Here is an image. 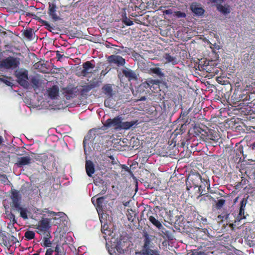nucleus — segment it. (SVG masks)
Returning a JSON list of instances; mask_svg holds the SVG:
<instances>
[{
  "label": "nucleus",
  "mask_w": 255,
  "mask_h": 255,
  "mask_svg": "<svg viewBox=\"0 0 255 255\" xmlns=\"http://www.w3.org/2000/svg\"><path fill=\"white\" fill-rule=\"evenodd\" d=\"M3 142V138L2 136H0V145Z\"/></svg>",
  "instance_id": "nucleus-46"
},
{
  "label": "nucleus",
  "mask_w": 255,
  "mask_h": 255,
  "mask_svg": "<svg viewBox=\"0 0 255 255\" xmlns=\"http://www.w3.org/2000/svg\"><path fill=\"white\" fill-rule=\"evenodd\" d=\"M247 204V200L243 199L241 202V206L240 208V212L239 214V218L240 217V219H245V209Z\"/></svg>",
  "instance_id": "nucleus-22"
},
{
  "label": "nucleus",
  "mask_w": 255,
  "mask_h": 255,
  "mask_svg": "<svg viewBox=\"0 0 255 255\" xmlns=\"http://www.w3.org/2000/svg\"><path fill=\"white\" fill-rule=\"evenodd\" d=\"M148 220L153 224V225L155 226L158 229H160L163 227L161 223L157 219H156L154 217L152 216H149L148 217Z\"/></svg>",
  "instance_id": "nucleus-23"
},
{
  "label": "nucleus",
  "mask_w": 255,
  "mask_h": 255,
  "mask_svg": "<svg viewBox=\"0 0 255 255\" xmlns=\"http://www.w3.org/2000/svg\"><path fill=\"white\" fill-rule=\"evenodd\" d=\"M31 158L29 156H22L18 158L16 163L18 167H22L24 165H28L31 162Z\"/></svg>",
  "instance_id": "nucleus-16"
},
{
  "label": "nucleus",
  "mask_w": 255,
  "mask_h": 255,
  "mask_svg": "<svg viewBox=\"0 0 255 255\" xmlns=\"http://www.w3.org/2000/svg\"><path fill=\"white\" fill-rule=\"evenodd\" d=\"M103 92L109 98L113 96V89L110 84H107L103 88Z\"/></svg>",
  "instance_id": "nucleus-24"
},
{
  "label": "nucleus",
  "mask_w": 255,
  "mask_h": 255,
  "mask_svg": "<svg viewBox=\"0 0 255 255\" xmlns=\"http://www.w3.org/2000/svg\"><path fill=\"white\" fill-rule=\"evenodd\" d=\"M123 74L128 79L129 81L136 80L137 79L136 74L131 70L126 68L123 70Z\"/></svg>",
  "instance_id": "nucleus-17"
},
{
  "label": "nucleus",
  "mask_w": 255,
  "mask_h": 255,
  "mask_svg": "<svg viewBox=\"0 0 255 255\" xmlns=\"http://www.w3.org/2000/svg\"><path fill=\"white\" fill-rule=\"evenodd\" d=\"M80 249H82V247H80L78 249V250L79 251L80 250Z\"/></svg>",
  "instance_id": "nucleus-53"
},
{
  "label": "nucleus",
  "mask_w": 255,
  "mask_h": 255,
  "mask_svg": "<svg viewBox=\"0 0 255 255\" xmlns=\"http://www.w3.org/2000/svg\"><path fill=\"white\" fill-rule=\"evenodd\" d=\"M138 124V121H132L130 122H122L121 124V126L120 127L121 129H125L127 130L129 129L130 128H132Z\"/></svg>",
  "instance_id": "nucleus-18"
},
{
  "label": "nucleus",
  "mask_w": 255,
  "mask_h": 255,
  "mask_svg": "<svg viewBox=\"0 0 255 255\" xmlns=\"http://www.w3.org/2000/svg\"><path fill=\"white\" fill-rule=\"evenodd\" d=\"M41 23L45 26V28L50 32H52V30L54 29V27L50 25L49 23L45 20H41Z\"/></svg>",
  "instance_id": "nucleus-31"
},
{
  "label": "nucleus",
  "mask_w": 255,
  "mask_h": 255,
  "mask_svg": "<svg viewBox=\"0 0 255 255\" xmlns=\"http://www.w3.org/2000/svg\"><path fill=\"white\" fill-rule=\"evenodd\" d=\"M143 245L142 250H147V249L155 248L154 243H153L154 236L149 235L146 232H145L143 234Z\"/></svg>",
  "instance_id": "nucleus-7"
},
{
  "label": "nucleus",
  "mask_w": 255,
  "mask_h": 255,
  "mask_svg": "<svg viewBox=\"0 0 255 255\" xmlns=\"http://www.w3.org/2000/svg\"><path fill=\"white\" fill-rule=\"evenodd\" d=\"M163 59L165 60V63L171 64L173 65L177 64L179 60L173 54H171L170 53H165L163 56Z\"/></svg>",
  "instance_id": "nucleus-12"
},
{
  "label": "nucleus",
  "mask_w": 255,
  "mask_h": 255,
  "mask_svg": "<svg viewBox=\"0 0 255 255\" xmlns=\"http://www.w3.org/2000/svg\"><path fill=\"white\" fill-rule=\"evenodd\" d=\"M20 64L19 59L13 56H8L0 60V69L10 70L17 68Z\"/></svg>",
  "instance_id": "nucleus-3"
},
{
  "label": "nucleus",
  "mask_w": 255,
  "mask_h": 255,
  "mask_svg": "<svg viewBox=\"0 0 255 255\" xmlns=\"http://www.w3.org/2000/svg\"><path fill=\"white\" fill-rule=\"evenodd\" d=\"M151 72L156 75L157 76H158L160 78H162L164 76V74L162 72L161 69L160 68H153L150 69Z\"/></svg>",
  "instance_id": "nucleus-26"
},
{
  "label": "nucleus",
  "mask_w": 255,
  "mask_h": 255,
  "mask_svg": "<svg viewBox=\"0 0 255 255\" xmlns=\"http://www.w3.org/2000/svg\"><path fill=\"white\" fill-rule=\"evenodd\" d=\"M55 255H59L58 254H55Z\"/></svg>",
  "instance_id": "nucleus-54"
},
{
  "label": "nucleus",
  "mask_w": 255,
  "mask_h": 255,
  "mask_svg": "<svg viewBox=\"0 0 255 255\" xmlns=\"http://www.w3.org/2000/svg\"><path fill=\"white\" fill-rule=\"evenodd\" d=\"M48 13L54 21L60 19L56 13V6L54 3H49Z\"/></svg>",
  "instance_id": "nucleus-14"
},
{
  "label": "nucleus",
  "mask_w": 255,
  "mask_h": 255,
  "mask_svg": "<svg viewBox=\"0 0 255 255\" xmlns=\"http://www.w3.org/2000/svg\"><path fill=\"white\" fill-rule=\"evenodd\" d=\"M107 60L110 64H114L119 67L123 66L126 63L124 58L117 55H112L108 56Z\"/></svg>",
  "instance_id": "nucleus-9"
},
{
  "label": "nucleus",
  "mask_w": 255,
  "mask_h": 255,
  "mask_svg": "<svg viewBox=\"0 0 255 255\" xmlns=\"http://www.w3.org/2000/svg\"><path fill=\"white\" fill-rule=\"evenodd\" d=\"M43 242L41 245L44 247H50L52 245V243L50 241V239L48 237H44L43 240Z\"/></svg>",
  "instance_id": "nucleus-30"
},
{
  "label": "nucleus",
  "mask_w": 255,
  "mask_h": 255,
  "mask_svg": "<svg viewBox=\"0 0 255 255\" xmlns=\"http://www.w3.org/2000/svg\"><path fill=\"white\" fill-rule=\"evenodd\" d=\"M111 217L108 216L106 213H102L100 217L102 227L101 231L104 235V238L107 242L111 244L110 248H109L108 251L111 255H123L124 252L123 248L124 247L125 242L122 240H118L113 237V231L109 229L108 223L110 222Z\"/></svg>",
  "instance_id": "nucleus-1"
},
{
  "label": "nucleus",
  "mask_w": 255,
  "mask_h": 255,
  "mask_svg": "<svg viewBox=\"0 0 255 255\" xmlns=\"http://www.w3.org/2000/svg\"><path fill=\"white\" fill-rule=\"evenodd\" d=\"M55 252L57 253L56 254L59 255V248L58 246H56V247H55Z\"/></svg>",
  "instance_id": "nucleus-45"
},
{
  "label": "nucleus",
  "mask_w": 255,
  "mask_h": 255,
  "mask_svg": "<svg viewBox=\"0 0 255 255\" xmlns=\"http://www.w3.org/2000/svg\"><path fill=\"white\" fill-rule=\"evenodd\" d=\"M123 118L122 117L118 116L114 119H108L105 124V126L107 127H113L116 129H121L120 127L121 126Z\"/></svg>",
  "instance_id": "nucleus-8"
},
{
  "label": "nucleus",
  "mask_w": 255,
  "mask_h": 255,
  "mask_svg": "<svg viewBox=\"0 0 255 255\" xmlns=\"http://www.w3.org/2000/svg\"><path fill=\"white\" fill-rule=\"evenodd\" d=\"M255 147V142L253 144V148Z\"/></svg>",
  "instance_id": "nucleus-50"
},
{
  "label": "nucleus",
  "mask_w": 255,
  "mask_h": 255,
  "mask_svg": "<svg viewBox=\"0 0 255 255\" xmlns=\"http://www.w3.org/2000/svg\"><path fill=\"white\" fill-rule=\"evenodd\" d=\"M51 220L47 218H42L36 225L37 233L40 235L47 232L51 227Z\"/></svg>",
  "instance_id": "nucleus-5"
},
{
  "label": "nucleus",
  "mask_w": 255,
  "mask_h": 255,
  "mask_svg": "<svg viewBox=\"0 0 255 255\" xmlns=\"http://www.w3.org/2000/svg\"><path fill=\"white\" fill-rule=\"evenodd\" d=\"M63 56L64 55L61 54L59 51H56V58H57L58 60H60Z\"/></svg>",
  "instance_id": "nucleus-40"
},
{
  "label": "nucleus",
  "mask_w": 255,
  "mask_h": 255,
  "mask_svg": "<svg viewBox=\"0 0 255 255\" xmlns=\"http://www.w3.org/2000/svg\"><path fill=\"white\" fill-rule=\"evenodd\" d=\"M85 169L87 175L89 177H92L95 172V166L91 160H86L85 164Z\"/></svg>",
  "instance_id": "nucleus-15"
},
{
  "label": "nucleus",
  "mask_w": 255,
  "mask_h": 255,
  "mask_svg": "<svg viewBox=\"0 0 255 255\" xmlns=\"http://www.w3.org/2000/svg\"><path fill=\"white\" fill-rule=\"evenodd\" d=\"M16 209L20 212V216L23 218L24 219H27V210L26 209L23 208L21 207L20 206L19 207V208H16Z\"/></svg>",
  "instance_id": "nucleus-27"
},
{
  "label": "nucleus",
  "mask_w": 255,
  "mask_h": 255,
  "mask_svg": "<svg viewBox=\"0 0 255 255\" xmlns=\"http://www.w3.org/2000/svg\"><path fill=\"white\" fill-rule=\"evenodd\" d=\"M53 253V250L51 248H49L46 250L45 255H52Z\"/></svg>",
  "instance_id": "nucleus-41"
},
{
  "label": "nucleus",
  "mask_w": 255,
  "mask_h": 255,
  "mask_svg": "<svg viewBox=\"0 0 255 255\" xmlns=\"http://www.w3.org/2000/svg\"><path fill=\"white\" fill-rule=\"evenodd\" d=\"M3 178L4 179H5V180H6V179H7V178H6L4 176H3Z\"/></svg>",
  "instance_id": "nucleus-52"
},
{
  "label": "nucleus",
  "mask_w": 255,
  "mask_h": 255,
  "mask_svg": "<svg viewBox=\"0 0 255 255\" xmlns=\"http://www.w3.org/2000/svg\"><path fill=\"white\" fill-rule=\"evenodd\" d=\"M8 218L11 221H12L13 224L16 223V220L15 219V216L12 213H10L8 215Z\"/></svg>",
  "instance_id": "nucleus-35"
},
{
  "label": "nucleus",
  "mask_w": 255,
  "mask_h": 255,
  "mask_svg": "<svg viewBox=\"0 0 255 255\" xmlns=\"http://www.w3.org/2000/svg\"><path fill=\"white\" fill-rule=\"evenodd\" d=\"M10 198L12 206L15 209L20 206L21 196L19 192L15 189H11Z\"/></svg>",
  "instance_id": "nucleus-10"
},
{
  "label": "nucleus",
  "mask_w": 255,
  "mask_h": 255,
  "mask_svg": "<svg viewBox=\"0 0 255 255\" xmlns=\"http://www.w3.org/2000/svg\"><path fill=\"white\" fill-rule=\"evenodd\" d=\"M123 22L128 26H130L133 24V21L126 16L123 18Z\"/></svg>",
  "instance_id": "nucleus-33"
},
{
  "label": "nucleus",
  "mask_w": 255,
  "mask_h": 255,
  "mask_svg": "<svg viewBox=\"0 0 255 255\" xmlns=\"http://www.w3.org/2000/svg\"><path fill=\"white\" fill-rule=\"evenodd\" d=\"M94 67V65L91 63L90 62L87 61L83 64V69L82 71V74L85 76L89 73L90 69H93Z\"/></svg>",
  "instance_id": "nucleus-21"
},
{
  "label": "nucleus",
  "mask_w": 255,
  "mask_h": 255,
  "mask_svg": "<svg viewBox=\"0 0 255 255\" xmlns=\"http://www.w3.org/2000/svg\"><path fill=\"white\" fill-rule=\"evenodd\" d=\"M225 0H213V1L216 3L217 9L224 14H227L230 12V7L228 4H222V3Z\"/></svg>",
  "instance_id": "nucleus-11"
},
{
  "label": "nucleus",
  "mask_w": 255,
  "mask_h": 255,
  "mask_svg": "<svg viewBox=\"0 0 255 255\" xmlns=\"http://www.w3.org/2000/svg\"><path fill=\"white\" fill-rule=\"evenodd\" d=\"M173 16L177 17H185L186 15L184 12L178 11L174 12Z\"/></svg>",
  "instance_id": "nucleus-34"
},
{
  "label": "nucleus",
  "mask_w": 255,
  "mask_h": 255,
  "mask_svg": "<svg viewBox=\"0 0 255 255\" xmlns=\"http://www.w3.org/2000/svg\"><path fill=\"white\" fill-rule=\"evenodd\" d=\"M83 146L85 154H87V152L89 151V149L87 148V139L86 138L83 140Z\"/></svg>",
  "instance_id": "nucleus-36"
},
{
  "label": "nucleus",
  "mask_w": 255,
  "mask_h": 255,
  "mask_svg": "<svg viewBox=\"0 0 255 255\" xmlns=\"http://www.w3.org/2000/svg\"><path fill=\"white\" fill-rule=\"evenodd\" d=\"M24 36L28 39H31L33 36L32 30L31 29L26 30L24 31Z\"/></svg>",
  "instance_id": "nucleus-32"
},
{
  "label": "nucleus",
  "mask_w": 255,
  "mask_h": 255,
  "mask_svg": "<svg viewBox=\"0 0 255 255\" xmlns=\"http://www.w3.org/2000/svg\"><path fill=\"white\" fill-rule=\"evenodd\" d=\"M141 253L142 255H161L160 251L156 248L141 250Z\"/></svg>",
  "instance_id": "nucleus-20"
},
{
  "label": "nucleus",
  "mask_w": 255,
  "mask_h": 255,
  "mask_svg": "<svg viewBox=\"0 0 255 255\" xmlns=\"http://www.w3.org/2000/svg\"><path fill=\"white\" fill-rule=\"evenodd\" d=\"M0 80L3 82L7 86H11L12 83L4 78H0Z\"/></svg>",
  "instance_id": "nucleus-39"
},
{
  "label": "nucleus",
  "mask_w": 255,
  "mask_h": 255,
  "mask_svg": "<svg viewBox=\"0 0 255 255\" xmlns=\"http://www.w3.org/2000/svg\"><path fill=\"white\" fill-rule=\"evenodd\" d=\"M191 255H206V254L204 252L193 251Z\"/></svg>",
  "instance_id": "nucleus-37"
},
{
  "label": "nucleus",
  "mask_w": 255,
  "mask_h": 255,
  "mask_svg": "<svg viewBox=\"0 0 255 255\" xmlns=\"http://www.w3.org/2000/svg\"><path fill=\"white\" fill-rule=\"evenodd\" d=\"M190 9L194 14L198 16L203 15L204 12V10L196 3H192L190 6Z\"/></svg>",
  "instance_id": "nucleus-19"
},
{
  "label": "nucleus",
  "mask_w": 255,
  "mask_h": 255,
  "mask_svg": "<svg viewBox=\"0 0 255 255\" xmlns=\"http://www.w3.org/2000/svg\"><path fill=\"white\" fill-rule=\"evenodd\" d=\"M163 13L165 14H173V13H174V12H173V11H172V10L171 9H166V10H164L163 11Z\"/></svg>",
  "instance_id": "nucleus-42"
},
{
  "label": "nucleus",
  "mask_w": 255,
  "mask_h": 255,
  "mask_svg": "<svg viewBox=\"0 0 255 255\" xmlns=\"http://www.w3.org/2000/svg\"><path fill=\"white\" fill-rule=\"evenodd\" d=\"M94 198H95V197H93L91 200H92V202L94 204V202H95V200H94Z\"/></svg>",
  "instance_id": "nucleus-49"
},
{
  "label": "nucleus",
  "mask_w": 255,
  "mask_h": 255,
  "mask_svg": "<svg viewBox=\"0 0 255 255\" xmlns=\"http://www.w3.org/2000/svg\"><path fill=\"white\" fill-rule=\"evenodd\" d=\"M111 100H112L111 98H109L105 101V105L106 106H107V107L110 106L109 103Z\"/></svg>",
  "instance_id": "nucleus-43"
},
{
  "label": "nucleus",
  "mask_w": 255,
  "mask_h": 255,
  "mask_svg": "<svg viewBox=\"0 0 255 255\" xmlns=\"http://www.w3.org/2000/svg\"><path fill=\"white\" fill-rule=\"evenodd\" d=\"M189 184H190V188L192 187H198L199 192L201 194L203 188H205L206 184L208 185V182L206 180L202 178L200 174L195 173L190 174L187 178L186 185L188 190L189 189Z\"/></svg>",
  "instance_id": "nucleus-2"
},
{
  "label": "nucleus",
  "mask_w": 255,
  "mask_h": 255,
  "mask_svg": "<svg viewBox=\"0 0 255 255\" xmlns=\"http://www.w3.org/2000/svg\"><path fill=\"white\" fill-rule=\"evenodd\" d=\"M15 75L17 78V82L24 88H28L29 83L28 81V71L25 69H20L15 72Z\"/></svg>",
  "instance_id": "nucleus-4"
},
{
  "label": "nucleus",
  "mask_w": 255,
  "mask_h": 255,
  "mask_svg": "<svg viewBox=\"0 0 255 255\" xmlns=\"http://www.w3.org/2000/svg\"><path fill=\"white\" fill-rule=\"evenodd\" d=\"M42 214L44 216H46L47 215L49 217L57 216L58 218L55 217L54 218H53L55 220H58L59 218H63L65 216H66V214L63 212H54L53 211H50L48 210L47 209H44V210H43L42 211Z\"/></svg>",
  "instance_id": "nucleus-13"
},
{
  "label": "nucleus",
  "mask_w": 255,
  "mask_h": 255,
  "mask_svg": "<svg viewBox=\"0 0 255 255\" xmlns=\"http://www.w3.org/2000/svg\"><path fill=\"white\" fill-rule=\"evenodd\" d=\"M49 107H51V109H59L60 108L57 105H53V104H49Z\"/></svg>",
  "instance_id": "nucleus-44"
},
{
  "label": "nucleus",
  "mask_w": 255,
  "mask_h": 255,
  "mask_svg": "<svg viewBox=\"0 0 255 255\" xmlns=\"http://www.w3.org/2000/svg\"><path fill=\"white\" fill-rule=\"evenodd\" d=\"M225 203V200L223 199H220L218 201L217 203V205L218 207L220 208L222 207Z\"/></svg>",
  "instance_id": "nucleus-38"
},
{
  "label": "nucleus",
  "mask_w": 255,
  "mask_h": 255,
  "mask_svg": "<svg viewBox=\"0 0 255 255\" xmlns=\"http://www.w3.org/2000/svg\"><path fill=\"white\" fill-rule=\"evenodd\" d=\"M25 237L28 240L33 239L35 237V233L33 231H28L25 233Z\"/></svg>",
  "instance_id": "nucleus-29"
},
{
  "label": "nucleus",
  "mask_w": 255,
  "mask_h": 255,
  "mask_svg": "<svg viewBox=\"0 0 255 255\" xmlns=\"http://www.w3.org/2000/svg\"><path fill=\"white\" fill-rule=\"evenodd\" d=\"M44 96L50 102V100H57L59 97V88L57 86H53L51 88L46 89Z\"/></svg>",
  "instance_id": "nucleus-6"
},
{
  "label": "nucleus",
  "mask_w": 255,
  "mask_h": 255,
  "mask_svg": "<svg viewBox=\"0 0 255 255\" xmlns=\"http://www.w3.org/2000/svg\"><path fill=\"white\" fill-rule=\"evenodd\" d=\"M31 82L32 84V87L34 89L38 88L40 85V82L39 79L35 77H33L31 78Z\"/></svg>",
  "instance_id": "nucleus-28"
},
{
  "label": "nucleus",
  "mask_w": 255,
  "mask_h": 255,
  "mask_svg": "<svg viewBox=\"0 0 255 255\" xmlns=\"http://www.w3.org/2000/svg\"><path fill=\"white\" fill-rule=\"evenodd\" d=\"M33 255H39V254L37 253L34 254Z\"/></svg>",
  "instance_id": "nucleus-51"
},
{
  "label": "nucleus",
  "mask_w": 255,
  "mask_h": 255,
  "mask_svg": "<svg viewBox=\"0 0 255 255\" xmlns=\"http://www.w3.org/2000/svg\"><path fill=\"white\" fill-rule=\"evenodd\" d=\"M145 99H146V98L145 97H142L141 98L140 101H144V100H145Z\"/></svg>",
  "instance_id": "nucleus-47"
},
{
  "label": "nucleus",
  "mask_w": 255,
  "mask_h": 255,
  "mask_svg": "<svg viewBox=\"0 0 255 255\" xmlns=\"http://www.w3.org/2000/svg\"><path fill=\"white\" fill-rule=\"evenodd\" d=\"M104 199V197H99L97 199V210L99 214V217L101 216L102 214H100V212L102 211V207Z\"/></svg>",
  "instance_id": "nucleus-25"
},
{
  "label": "nucleus",
  "mask_w": 255,
  "mask_h": 255,
  "mask_svg": "<svg viewBox=\"0 0 255 255\" xmlns=\"http://www.w3.org/2000/svg\"><path fill=\"white\" fill-rule=\"evenodd\" d=\"M42 252V249H40L37 251V253L39 254L40 252Z\"/></svg>",
  "instance_id": "nucleus-48"
}]
</instances>
